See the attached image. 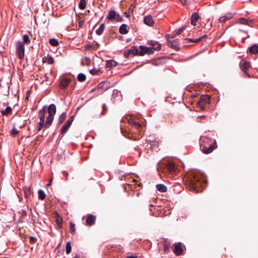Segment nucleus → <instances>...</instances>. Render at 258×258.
<instances>
[{"instance_id": "1", "label": "nucleus", "mask_w": 258, "mask_h": 258, "mask_svg": "<svg viewBox=\"0 0 258 258\" xmlns=\"http://www.w3.org/2000/svg\"><path fill=\"white\" fill-rule=\"evenodd\" d=\"M207 182L206 176L200 171H194L190 173L185 180L186 187L190 190L198 192L201 186L204 187Z\"/></svg>"}, {"instance_id": "2", "label": "nucleus", "mask_w": 258, "mask_h": 258, "mask_svg": "<svg viewBox=\"0 0 258 258\" xmlns=\"http://www.w3.org/2000/svg\"><path fill=\"white\" fill-rule=\"evenodd\" d=\"M201 141L202 143H201L200 149L204 154H209L211 153L214 149L217 147V145H216V142L214 141L213 143V141L212 139L204 137L201 139Z\"/></svg>"}, {"instance_id": "3", "label": "nucleus", "mask_w": 258, "mask_h": 258, "mask_svg": "<svg viewBox=\"0 0 258 258\" xmlns=\"http://www.w3.org/2000/svg\"><path fill=\"white\" fill-rule=\"evenodd\" d=\"M46 110H47L48 116L45 123V128H48L50 126L54 119V116L56 111V106L54 104H51L48 107L47 106Z\"/></svg>"}, {"instance_id": "4", "label": "nucleus", "mask_w": 258, "mask_h": 258, "mask_svg": "<svg viewBox=\"0 0 258 258\" xmlns=\"http://www.w3.org/2000/svg\"><path fill=\"white\" fill-rule=\"evenodd\" d=\"M110 87V83L105 81L100 83L95 88L92 89L91 92H95L97 95H100Z\"/></svg>"}, {"instance_id": "5", "label": "nucleus", "mask_w": 258, "mask_h": 258, "mask_svg": "<svg viewBox=\"0 0 258 258\" xmlns=\"http://www.w3.org/2000/svg\"><path fill=\"white\" fill-rule=\"evenodd\" d=\"M47 106H44L42 108L39 110L38 113V116L40 119L39 122H38V131H41L43 127H45V122H44V118H45V114L46 112Z\"/></svg>"}, {"instance_id": "6", "label": "nucleus", "mask_w": 258, "mask_h": 258, "mask_svg": "<svg viewBox=\"0 0 258 258\" xmlns=\"http://www.w3.org/2000/svg\"><path fill=\"white\" fill-rule=\"evenodd\" d=\"M210 98L209 95H202L198 102V105L200 108L204 109L209 103Z\"/></svg>"}, {"instance_id": "7", "label": "nucleus", "mask_w": 258, "mask_h": 258, "mask_svg": "<svg viewBox=\"0 0 258 258\" xmlns=\"http://www.w3.org/2000/svg\"><path fill=\"white\" fill-rule=\"evenodd\" d=\"M16 53L18 57L22 59L24 56L25 46L22 42L18 41L16 42Z\"/></svg>"}, {"instance_id": "8", "label": "nucleus", "mask_w": 258, "mask_h": 258, "mask_svg": "<svg viewBox=\"0 0 258 258\" xmlns=\"http://www.w3.org/2000/svg\"><path fill=\"white\" fill-rule=\"evenodd\" d=\"M166 38L167 39V45L170 47L172 49L175 50L176 51H178L180 49L179 47L178 46V44L176 40H169L171 38V35H167L166 36Z\"/></svg>"}, {"instance_id": "9", "label": "nucleus", "mask_w": 258, "mask_h": 258, "mask_svg": "<svg viewBox=\"0 0 258 258\" xmlns=\"http://www.w3.org/2000/svg\"><path fill=\"white\" fill-rule=\"evenodd\" d=\"M74 117L73 115L71 116L66 121V122L62 126L60 132L62 134H64L71 126L74 120Z\"/></svg>"}, {"instance_id": "10", "label": "nucleus", "mask_w": 258, "mask_h": 258, "mask_svg": "<svg viewBox=\"0 0 258 258\" xmlns=\"http://www.w3.org/2000/svg\"><path fill=\"white\" fill-rule=\"evenodd\" d=\"M238 23L240 24L247 25L251 27H253L254 25L253 20L250 18L247 19L244 18H240L238 20Z\"/></svg>"}, {"instance_id": "11", "label": "nucleus", "mask_w": 258, "mask_h": 258, "mask_svg": "<svg viewBox=\"0 0 258 258\" xmlns=\"http://www.w3.org/2000/svg\"><path fill=\"white\" fill-rule=\"evenodd\" d=\"M175 170V166L172 162H168L166 164L163 169V172L172 173Z\"/></svg>"}, {"instance_id": "12", "label": "nucleus", "mask_w": 258, "mask_h": 258, "mask_svg": "<svg viewBox=\"0 0 258 258\" xmlns=\"http://www.w3.org/2000/svg\"><path fill=\"white\" fill-rule=\"evenodd\" d=\"M111 99L113 102L120 101L122 99L121 93L116 89L113 90Z\"/></svg>"}, {"instance_id": "13", "label": "nucleus", "mask_w": 258, "mask_h": 258, "mask_svg": "<svg viewBox=\"0 0 258 258\" xmlns=\"http://www.w3.org/2000/svg\"><path fill=\"white\" fill-rule=\"evenodd\" d=\"M173 252L176 255H180L183 253V249L181 242H177L174 244Z\"/></svg>"}, {"instance_id": "14", "label": "nucleus", "mask_w": 258, "mask_h": 258, "mask_svg": "<svg viewBox=\"0 0 258 258\" xmlns=\"http://www.w3.org/2000/svg\"><path fill=\"white\" fill-rule=\"evenodd\" d=\"M234 13H227L224 16H221L218 19L219 22L224 23L231 19L234 17Z\"/></svg>"}, {"instance_id": "15", "label": "nucleus", "mask_w": 258, "mask_h": 258, "mask_svg": "<svg viewBox=\"0 0 258 258\" xmlns=\"http://www.w3.org/2000/svg\"><path fill=\"white\" fill-rule=\"evenodd\" d=\"M96 217L92 214H88L87 215L86 224L87 226H91L95 224Z\"/></svg>"}, {"instance_id": "16", "label": "nucleus", "mask_w": 258, "mask_h": 258, "mask_svg": "<svg viewBox=\"0 0 258 258\" xmlns=\"http://www.w3.org/2000/svg\"><path fill=\"white\" fill-rule=\"evenodd\" d=\"M200 16L198 13L195 12L194 13L190 18V23L193 26H196L197 25V22L199 19Z\"/></svg>"}, {"instance_id": "17", "label": "nucleus", "mask_w": 258, "mask_h": 258, "mask_svg": "<svg viewBox=\"0 0 258 258\" xmlns=\"http://www.w3.org/2000/svg\"><path fill=\"white\" fill-rule=\"evenodd\" d=\"M248 51L251 54L258 53V44H254L248 48Z\"/></svg>"}, {"instance_id": "18", "label": "nucleus", "mask_w": 258, "mask_h": 258, "mask_svg": "<svg viewBox=\"0 0 258 258\" xmlns=\"http://www.w3.org/2000/svg\"><path fill=\"white\" fill-rule=\"evenodd\" d=\"M117 14H118L116 13V12L114 10H111L108 12V15L107 17V19L108 20H113L114 19H115Z\"/></svg>"}, {"instance_id": "19", "label": "nucleus", "mask_w": 258, "mask_h": 258, "mask_svg": "<svg viewBox=\"0 0 258 258\" xmlns=\"http://www.w3.org/2000/svg\"><path fill=\"white\" fill-rule=\"evenodd\" d=\"M42 61L43 62H46L49 64H51L54 62V59L51 56L48 54L47 56L43 57Z\"/></svg>"}, {"instance_id": "20", "label": "nucleus", "mask_w": 258, "mask_h": 258, "mask_svg": "<svg viewBox=\"0 0 258 258\" xmlns=\"http://www.w3.org/2000/svg\"><path fill=\"white\" fill-rule=\"evenodd\" d=\"M149 44H150L152 47L155 50H159L161 49V45L157 41L151 40Z\"/></svg>"}, {"instance_id": "21", "label": "nucleus", "mask_w": 258, "mask_h": 258, "mask_svg": "<svg viewBox=\"0 0 258 258\" xmlns=\"http://www.w3.org/2000/svg\"><path fill=\"white\" fill-rule=\"evenodd\" d=\"M70 83V81L69 79L63 78L60 81L59 85L61 88H66L69 86Z\"/></svg>"}, {"instance_id": "22", "label": "nucleus", "mask_w": 258, "mask_h": 258, "mask_svg": "<svg viewBox=\"0 0 258 258\" xmlns=\"http://www.w3.org/2000/svg\"><path fill=\"white\" fill-rule=\"evenodd\" d=\"M144 23L148 26H152L154 24V21L151 16H147L144 18Z\"/></svg>"}, {"instance_id": "23", "label": "nucleus", "mask_w": 258, "mask_h": 258, "mask_svg": "<svg viewBox=\"0 0 258 258\" xmlns=\"http://www.w3.org/2000/svg\"><path fill=\"white\" fill-rule=\"evenodd\" d=\"M119 32L121 34H126L128 32L127 29V25L125 24L121 25L119 28Z\"/></svg>"}, {"instance_id": "24", "label": "nucleus", "mask_w": 258, "mask_h": 258, "mask_svg": "<svg viewBox=\"0 0 258 258\" xmlns=\"http://www.w3.org/2000/svg\"><path fill=\"white\" fill-rule=\"evenodd\" d=\"M250 62H249L247 61H244L241 64V65L240 66V68L242 71H243V72H244L245 73V74H246V73L245 72L246 70H247L250 68Z\"/></svg>"}, {"instance_id": "25", "label": "nucleus", "mask_w": 258, "mask_h": 258, "mask_svg": "<svg viewBox=\"0 0 258 258\" xmlns=\"http://www.w3.org/2000/svg\"><path fill=\"white\" fill-rule=\"evenodd\" d=\"M117 64L118 63L116 61L113 59H110L106 61V67L107 68H111L113 67H116Z\"/></svg>"}, {"instance_id": "26", "label": "nucleus", "mask_w": 258, "mask_h": 258, "mask_svg": "<svg viewBox=\"0 0 258 258\" xmlns=\"http://www.w3.org/2000/svg\"><path fill=\"white\" fill-rule=\"evenodd\" d=\"M23 190L25 197L26 199L29 198L32 193L30 187H24Z\"/></svg>"}, {"instance_id": "27", "label": "nucleus", "mask_w": 258, "mask_h": 258, "mask_svg": "<svg viewBox=\"0 0 258 258\" xmlns=\"http://www.w3.org/2000/svg\"><path fill=\"white\" fill-rule=\"evenodd\" d=\"M66 117V112L62 113L58 119L57 125H59L60 124H61L64 121Z\"/></svg>"}, {"instance_id": "28", "label": "nucleus", "mask_w": 258, "mask_h": 258, "mask_svg": "<svg viewBox=\"0 0 258 258\" xmlns=\"http://www.w3.org/2000/svg\"><path fill=\"white\" fill-rule=\"evenodd\" d=\"M156 189L162 192L167 191V187L165 185L162 184H158L156 185Z\"/></svg>"}, {"instance_id": "29", "label": "nucleus", "mask_w": 258, "mask_h": 258, "mask_svg": "<svg viewBox=\"0 0 258 258\" xmlns=\"http://www.w3.org/2000/svg\"><path fill=\"white\" fill-rule=\"evenodd\" d=\"M1 112L3 115L7 116L12 113V109L10 106H7L5 110H2Z\"/></svg>"}, {"instance_id": "30", "label": "nucleus", "mask_w": 258, "mask_h": 258, "mask_svg": "<svg viewBox=\"0 0 258 258\" xmlns=\"http://www.w3.org/2000/svg\"><path fill=\"white\" fill-rule=\"evenodd\" d=\"M145 48L146 46H140L139 48H138V55L143 56L146 54L147 51Z\"/></svg>"}, {"instance_id": "31", "label": "nucleus", "mask_w": 258, "mask_h": 258, "mask_svg": "<svg viewBox=\"0 0 258 258\" xmlns=\"http://www.w3.org/2000/svg\"><path fill=\"white\" fill-rule=\"evenodd\" d=\"M105 24H101L99 27L96 30V33L98 35H101L105 29Z\"/></svg>"}, {"instance_id": "32", "label": "nucleus", "mask_w": 258, "mask_h": 258, "mask_svg": "<svg viewBox=\"0 0 258 258\" xmlns=\"http://www.w3.org/2000/svg\"><path fill=\"white\" fill-rule=\"evenodd\" d=\"M164 246V250L165 252H167L169 251L170 246L171 243L168 241L167 240H165L163 244Z\"/></svg>"}, {"instance_id": "33", "label": "nucleus", "mask_w": 258, "mask_h": 258, "mask_svg": "<svg viewBox=\"0 0 258 258\" xmlns=\"http://www.w3.org/2000/svg\"><path fill=\"white\" fill-rule=\"evenodd\" d=\"M38 199L40 200H43L46 197V195L44 191L42 189H39L38 191Z\"/></svg>"}, {"instance_id": "34", "label": "nucleus", "mask_w": 258, "mask_h": 258, "mask_svg": "<svg viewBox=\"0 0 258 258\" xmlns=\"http://www.w3.org/2000/svg\"><path fill=\"white\" fill-rule=\"evenodd\" d=\"M129 52H131V54H132L134 55H138V48L136 46H132L129 49Z\"/></svg>"}, {"instance_id": "35", "label": "nucleus", "mask_w": 258, "mask_h": 258, "mask_svg": "<svg viewBox=\"0 0 258 258\" xmlns=\"http://www.w3.org/2000/svg\"><path fill=\"white\" fill-rule=\"evenodd\" d=\"M102 109H103L102 111L101 112V113L100 114H97V113H96L95 115L96 116L100 117L101 115H103L105 114V113L107 112V109H108L107 107L105 104H103L102 105Z\"/></svg>"}, {"instance_id": "36", "label": "nucleus", "mask_w": 258, "mask_h": 258, "mask_svg": "<svg viewBox=\"0 0 258 258\" xmlns=\"http://www.w3.org/2000/svg\"><path fill=\"white\" fill-rule=\"evenodd\" d=\"M185 29V26L182 27L178 29L173 35H171V39L173 38L175 36L180 34Z\"/></svg>"}, {"instance_id": "37", "label": "nucleus", "mask_w": 258, "mask_h": 258, "mask_svg": "<svg viewBox=\"0 0 258 258\" xmlns=\"http://www.w3.org/2000/svg\"><path fill=\"white\" fill-rule=\"evenodd\" d=\"M78 80L80 82H83L86 80V76L83 73H80L77 77Z\"/></svg>"}, {"instance_id": "38", "label": "nucleus", "mask_w": 258, "mask_h": 258, "mask_svg": "<svg viewBox=\"0 0 258 258\" xmlns=\"http://www.w3.org/2000/svg\"><path fill=\"white\" fill-rule=\"evenodd\" d=\"M49 43L53 46H57L59 44L57 40L55 39V38L50 39L49 40Z\"/></svg>"}, {"instance_id": "39", "label": "nucleus", "mask_w": 258, "mask_h": 258, "mask_svg": "<svg viewBox=\"0 0 258 258\" xmlns=\"http://www.w3.org/2000/svg\"><path fill=\"white\" fill-rule=\"evenodd\" d=\"M207 36V35H205L202 37H199V38H198L197 39H191V38H188V39H186V40L187 41H188L191 42H199L200 41H201L202 40V38L206 37Z\"/></svg>"}, {"instance_id": "40", "label": "nucleus", "mask_w": 258, "mask_h": 258, "mask_svg": "<svg viewBox=\"0 0 258 258\" xmlns=\"http://www.w3.org/2000/svg\"><path fill=\"white\" fill-rule=\"evenodd\" d=\"M86 2L85 0H80L79 7L80 9L83 10L86 8Z\"/></svg>"}, {"instance_id": "41", "label": "nucleus", "mask_w": 258, "mask_h": 258, "mask_svg": "<svg viewBox=\"0 0 258 258\" xmlns=\"http://www.w3.org/2000/svg\"><path fill=\"white\" fill-rule=\"evenodd\" d=\"M71 250H72L71 244L70 241H68L66 244V253L67 254H69L71 253Z\"/></svg>"}, {"instance_id": "42", "label": "nucleus", "mask_w": 258, "mask_h": 258, "mask_svg": "<svg viewBox=\"0 0 258 258\" xmlns=\"http://www.w3.org/2000/svg\"><path fill=\"white\" fill-rule=\"evenodd\" d=\"M30 42L29 36L27 34H25L23 36V43L28 44Z\"/></svg>"}, {"instance_id": "43", "label": "nucleus", "mask_w": 258, "mask_h": 258, "mask_svg": "<svg viewBox=\"0 0 258 258\" xmlns=\"http://www.w3.org/2000/svg\"><path fill=\"white\" fill-rule=\"evenodd\" d=\"M102 71L100 69L96 70L95 69H93L90 71V74L92 75L99 74Z\"/></svg>"}, {"instance_id": "44", "label": "nucleus", "mask_w": 258, "mask_h": 258, "mask_svg": "<svg viewBox=\"0 0 258 258\" xmlns=\"http://www.w3.org/2000/svg\"><path fill=\"white\" fill-rule=\"evenodd\" d=\"M56 223L59 227L61 228L62 227L63 221H62V219L61 218H60L59 217H58L56 219Z\"/></svg>"}, {"instance_id": "45", "label": "nucleus", "mask_w": 258, "mask_h": 258, "mask_svg": "<svg viewBox=\"0 0 258 258\" xmlns=\"http://www.w3.org/2000/svg\"><path fill=\"white\" fill-rule=\"evenodd\" d=\"M70 232L72 234H74L75 232V231H76V229H75V225L74 223H73L72 222H71L70 223Z\"/></svg>"}, {"instance_id": "46", "label": "nucleus", "mask_w": 258, "mask_h": 258, "mask_svg": "<svg viewBox=\"0 0 258 258\" xmlns=\"http://www.w3.org/2000/svg\"><path fill=\"white\" fill-rule=\"evenodd\" d=\"M146 54H151L154 52V49H153L152 47H146Z\"/></svg>"}, {"instance_id": "47", "label": "nucleus", "mask_w": 258, "mask_h": 258, "mask_svg": "<svg viewBox=\"0 0 258 258\" xmlns=\"http://www.w3.org/2000/svg\"><path fill=\"white\" fill-rule=\"evenodd\" d=\"M37 241V238L35 237L30 236L29 237V242L31 244H34Z\"/></svg>"}, {"instance_id": "48", "label": "nucleus", "mask_w": 258, "mask_h": 258, "mask_svg": "<svg viewBox=\"0 0 258 258\" xmlns=\"http://www.w3.org/2000/svg\"><path fill=\"white\" fill-rule=\"evenodd\" d=\"M128 123L133 127L137 121L134 118H130L128 120Z\"/></svg>"}, {"instance_id": "49", "label": "nucleus", "mask_w": 258, "mask_h": 258, "mask_svg": "<svg viewBox=\"0 0 258 258\" xmlns=\"http://www.w3.org/2000/svg\"><path fill=\"white\" fill-rule=\"evenodd\" d=\"M11 135L13 136H16L19 133V131L15 128L13 127L11 131Z\"/></svg>"}, {"instance_id": "50", "label": "nucleus", "mask_w": 258, "mask_h": 258, "mask_svg": "<svg viewBox=\"0 0 258 258\" xmlns=\"http://www.w3.org/2000/svg\"><path fill=\"white\" fill-rule=\"evenodd\" d=\"M115 19H116V21L118 22H121L123 21V18H122V17L121 16H120V15L119 14H117Z\"/></svg>"}, {"instance_id": "51", "label": "nucleus", "mask_w": 258, "mask_h": 258, "mask_svg": "<svg viewBox=\"0 0 258 258\" xmlns=\"http://www.w3.org/2000/svg\"><path fill=\"white\" fill-rule=\"evenodd\" d=\"M133 127L139 130L141 127V124L139 122L137 121Z\"/></svg>"}, {"instance_id": "52", "label": "nucleus", "mask_w": 258, "mask_h": 258, "mask_svg": "<svg viewBox=\"0 0 258 258\" xmlns=\"http://www.w3.org/2000/svg\"><path fill=\"white\" fill-rule=\"evenodd\" d=\"M131 54V52H129V49L126 50L124 52V56L126 58H128Z\"/></svg>"}, {"instance_id": "53", "label": "nucleus", "mask_w": 258, "mask_h": 258, "mask_svg": "<svg viewBox=\"0 0 258 258\" xmlns=\"http://www.w3.org/2000/svg\"><path fill=\"white\" fill-rule=\"evenodd\" d=\"M19 213L23 216H26L27 215V213H26V211L24 210H21V211H20Z\"/></svg>"}, {"instance_id": "54", "label": "nucleus", "mask_w": 258, "mask_h": 258, "mask_svg": "<svg viewBox=\"0 0 258 258\" xmlns=\"http://www.w3.org/2000/svg\"><path fill=\"white\" fill-rule=\"evenodd\" d=\"M92 46L90 44H87L86 46H85V48L86 49H90V48H92Z\"/></svg>"}, {"instance_id": "55", "label": "nucleus", "mask_w": 258, "mask_h": 258, "mask_svg": "<svg viewBox=\"0 0 258 258\" xmlns=\"http://www.w3.org/2000/svg\"><path fill=\"white\" fill-rule=\"evenodd\" d=\"M126 258H138V257L137 256L131 255V256H128L126 257Z\"/></svg>"}, {"instance_id": "56", "label": "nucleus", "mask_w": 258, "mask_h": 258, "mask_svg": "<svg viewBox=\"0 0 258 258\" xmlns=\"http://www.w3.org/2000/svg\"><path fill=\"white\" fill-rule=\"evenodd\" d=\"M52 179H50L49 181V182L47 183V186H49L51 184V183H52Z\"/></svg>"}, {"instance_id": "57", "label": "nucleus", "mask_w": 258, "mask_h": 258, "mask_svg": "<svg viewBox=\"0 0 258 258\" xmlns=\"http://www.w3.org/2000/svg\"><path fill=\"white\" fill-rule=\"evenodd\" d=\"M124 14L125 15V16L127 17V18H129L130 17V15L129 14L127 13L126 12H125L124 13Z\"/></svg>"}, {"instance_id": "58", "label": "nucleus", "mask_w": 258, "mask_h": 258, "mask_svg": "<svg viewBox=\"0 0 258 258\" xmlns=\"http://www.w3.org/2000/svg\"><path fill=\"white\" fill-rule=\"evenodd\" d=\"M85 59H86L87 60H88V61H90V58H89V57H86L85 58Z\"/></svg>"}, {"instance_id": "59", "label": "nucleus", "mask_w": 258, "mask_h": 258, "mask_svg": "<svg viewBox=\"0 0 258 258\" xmlns=\"http://www.w3.org/2000/svg\"><path fill=\"white\" fill-rule=\"evenodd\" d=\"M200 117L201 118H205L206 117V116L205 115H201Z\"/></svg>"}, {"instance_id": "60", "label": "nucleus", "mask_w": 258, "mask_h": 258, "mask_svg": "<svg viewBox=\"0 0 258 258\" xmlns=\"http://www.w3.org/2000/svg\"><path fill=\"white\" fill-rule=\"evenodd\" d=\"M82 22H79V26H80V27H81V25H82Z\"/></svg>"}, {"instance_id": "61", "label": "nucleus", "mask_w": 258, "mask_h": 258, "mask_svg": "<svg viewBox=\"0 0 258 258\" xmlns=\"http://www.w3.org/2000/svg\"><path fill=\"white\" fill-rule=\"evenodd\" d=\"M133 139V140H138V139H137V138H135V139Z\"/></svg>"}, {"instance_id": "62", "label": "nucleus", "mask_w": 258, "mask_h": 258, "mask_svg": "<svg viewBox=\"0 0 258 258\" xmlns=\"http://www.w3.org/2000/svg\"><path fill=\"white\" fill-rule=\"evenodd\" d=\"M74 258H79L77 255L75 257H74Z\"/></svg>"}, {"instance_id": "63", "label": "nucleus", "mask_w": 258, "mask_h": 258, "mask_svg": "<svg viewBox=\"0 0 258 258\" xmlns=\"http://www.w3.org/2000/svg\"><path fill=\"white\" fill-rule=\"evenodd\" d=\"M247 76H248V77H250V75H249L247 74Z\"/></svg>"}, {"instance_id": "64", "label": "nucleus", "mask_w": 258, "mask_h": 258, "mask_svg": "<svg viewBox=\"0 0 258 258\" xmlns=\"http://www.w3.org/2000/svg\"><path fill=\"white\" fill-rule=\"evenodd\" d=\"M45 77H46V80H47V77L45 76Z\"/></svg>"}]
</instances>
